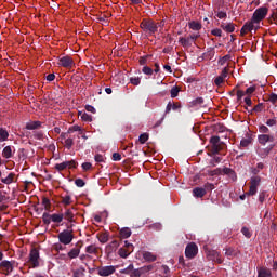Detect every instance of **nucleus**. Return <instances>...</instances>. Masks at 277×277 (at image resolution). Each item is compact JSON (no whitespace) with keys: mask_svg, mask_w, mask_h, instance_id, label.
<instances>
[{"mask_svg":"<svg viewBox=\"0 0 277 277\" xmlns=\"http://www.w3.org/2000/svg\"><path fill=\"white\" fill-rule=\"evenodd\" d=\"M140 27L147 36H155L157 34V22L151 18H144Z\"/></svg>","mask_w":277,"mask_h":277,"instance_id":"obj_1","label":"nucleus"},{"mask_svg":"<svg viewBox=\"0 0 277 277\" xmlns=\"http://www.w3.org/2000/svg\"><path fill=\"white\" fill-rule=\"evenodd\" d=\"M71 227L72 225L67 226L68 229H64L57 235V239L63 246H69V243H72V239H75V235L70 230Z\"/></svg>","mask_w":277,"mask_h":277,"instance_id":"obj_2","label":"nucleus"},{"mask_svg":"<svg viewBox=\"0 0 277 277\" xmlns=\"http://www.w3.org/2000/svg\"><path fill=\"white\" fill-rule=\"evenodd\" d=\"M268 12H269V9H267V6L258 8L253 12V15L251 17L252 23H254L255 25H259V23H261V21H264L265 16H267Z\"/></svg>","mask_w":277,"mask_h":277,"instance_id":"obj_3","label":"nucleus"},{"mask_svg":"<svg viewBox=\"0 0 277 277\" xmlns=\"http://www.w3.org/2000/svg\"><path fill=\"white\" fill-rule=\"evenodd\" d=\"M28 263L34 269H36V267H40V251L37 248H32L30 250Z\"/></svg>","mask_w":277,"mask_h":277,"instance_id":"obj_4","label":"nucleus"},{"mask_svg":"<svg viewBox=\"0 0 277 277\" xmlns=\"http://www.w3.org/2000/svg\"><path fill=\"white\" fill-rule=\"evenodd\" d=\"M200 38V34H192L187 38L185 37H180L179 42L184 47V49H189L192 47V41L196 42L197 39Z\"/></svg>","mask_w":277,"mask_h":277,"instance_id":"obj_5","label":"nucleus"},{"mask_svg":"<svg viewBox=\"0 0 277 277\" xmlns=\"http://www.w3.org/2000/svg\"><path fill=\"white\" fill-rule=\"evenodd\" d=\"M15 263V261L3 260L0 263V269H2V274H4L5 276H10V274L14 272Z\"/></svg>","mask_w":277,"mask_h":277,"instance_id":"obj_6","label":"nucleus"},{"mask_svg":"<svg viewBox=\"0 0 277 277\" xmlns=\"http://www.w3.org/2000/svg\"><path fill=\"white\" fill-rule=\"evenodd\" d=\"M196 254H198V246L196 242H189L185 248L186 259H195Z\"/></svg>","mask_w":277,"mask_h":277,"instance_id":"obj_7","label":"nucleus"},{"mask_svg":"<svg viewBox=\"0 0 277 277\" xmlns=\"http://www.w3.org/2000/svg\"><path fill=\"white\" fill-rule=\"evenodd\" d=\"M116 273V266H102L100 268H97V274L98 276H103V277H107V276H111V274Z\"/></svg>","mask_w":277,"mask_h":277,"instance_id":"obj_8","label":"nucleus"},{"mask_svg":"<svg viewBox=\"0 0 277 277\" xmlns=\"http://www.w3.org/2000/svg\"><path fill=\"white\" fill-rule=\"evenodd\" d=\"M57 64L63 68H72V66H75V61L72 60V57L66 55L61 57Z\"/></svg>","mask_w":277,"mask_h":277,"instance_id":"obj_9","label":"nucleus"},{"mask_svg":"<svg viewBox=\"0 0 277 277\" xmlns=\"http://www.w3.org/2000/svg\"><path fill=\"white\" fill-rule=\"evenodd\" d=\"M210 144L212 145L213 153L217 154L220 150H222V146H220V136H211Z\"/></svg>","mask_w":277,"mask_h":277,"instance_id":"obj_10","label":"nucleus"},{"mask_svg":"<svg viewBox=\"0 0 277 277\" xmlns=\"http://www.w3.org/2000/svg\"><path fill=\"white\" fill-rule=\"evenodd\" d=\"M222 175L227 176L229 181H237V173L232 168L224 167Z\"/></svg>","mask_w":277,"mask_h":277,"instance_id":"obj_11","label":"nucleus"},{"mask_svg":"<svg viewBox=\"0 0 277 277\" xmlns=\"http://www.w3.org/2000/svg\"><path fill=\"white\" fill-rule=\"evenodd\" d=\"M208 256L210 258L211 261H215L219 264L224 263V260L222 259V254H220V252L215 250L209 251Z\"/></svg>","mask_w":277,"mask_h":277,"instance_id":"obj_12","label":"nucleus"},{"mask_svg":"<svg viewBox=\"0 0 277 277\" xmlns=\"http://www.w3.org/2000/svg\"><path fill=\"white\" fill-rule=\"evenodd\" d=\"M120 248V242L118 240H113L109 245L106 246L107 254H114Z\"/></svg>","mask_w":277,"mask_h":277,"instance_id":"obj_13","label":"nucleus"},{"mask_svg":"<svg viewBox=\"0 0 277 277\" xmlns=\"http://www.w3.org/2000/svg\"><path fill=\"white\" fill-rule=\"evenodd\" d=\"M254 25L256 24L252 22V19L250 22L245 23V25L240 30V35L246 36V34H248L249 31H252V29H254Z\"/></svg>","mask_w":277,"mask_h":277,"instance_id":"obj_14","label":"nucleus"},{"mask_svg":"<svg viewBox=\"0 0 277 277\" xmlns=\"http://www.w3.org/2000/svg\"><path fill=\"white\" fill-rule=\"evenodd\" d=\"M258 277H272V269L267 267H258Z\"/></svg>","mask_w":277,"mask_h":277,"instance_id":"obj_15","label":"nucleus"},{"mask_svg":"<svg viewBox=\"0 0 277 277\" xmlns=\"http://www.w3.org/2000/svg\"><path fill=\"white\" fill-rule=\"evenodd\" d=\"M259 143L265 146L267 142H274V136L269 134H261L258 136Z\"/></svg>","mask_w":277,"mask_h":277,"instance_id":"obj_16","label":"nucleus"},{"mask_svg":"<svg viewBox=\"0 0 277 277\" xmlns=\"http://www.w3.org/2000/svg\"><path fill=\"white\" fill-rule=\"evenodd\" d=\"M193 196L195 198H205V196H207V190L202 187H195L193 189Z\"/></svg>","mask_w":277,"mask_h":277,"instance_id":"obj_17","label":"nucleus"},{"mask_svg":"<svg viewBox=\"0 0 277 277\" xmlns=\"http://www.w3.org/2000/svg\"><path fill=\"white\" fill-rule=\"evenodd\" d=\"M143 259L144 261H146L147 263H154V261H157V255H155L153 252L150 251H144L143 252Z\"/></svg>","mask_w":277,"mask_h":277,"instance_id":"obj_18","label":"nucleus"},{"mask_svg":"<svg viewBox=\"0 0 277 277\" xmlns=\"http://www.w3.org/2000/svg\"><path fill=\"white\" fill-rule=\"evenodd\" d=\"M78 248H72L68 253L67 256H69L70 259H77V256H79V254H81V246H79V242L77 243Z\"/></svg>","mask_w":277,"mask_h":277,"instance_id":"obj_19","label":"nucleus"},{"mask_svg":"<svg viewBox=\"0 0 277 277\" xmlns=\"http://www.w3.org/2000/svg\"><path fill=\"white\" fill-rule=\"evenodd\" d=\"M132 232L131 228L129 227H123L119 230V237L120 239H129V237H131Z\"/></svg>","mask_w":277,"mask_h":277,"instance_id":"obj_20","label":"nucleus"},{"mask_svg":"<svg viewBox=\"0 0 277 277\" xmlns=\"http://www.w3.org/2000/svg\"><path fill=\"white\" fill-rule=\"evenodd\" d=\"M221 27L227 34H233V31H235V24L233 23H223L221 24Z\"/></svg>","mask_w":277,"mask_h":277,"instance_id":"obj_21","label":"nucleus"},{"mask_svg":"<svg viewBox=\"0 0 277 277\" xmlns=\"http://www.w3.org/2000/svg\"><path fill=\"white\" fill-rule=\"evenodd\" d=\"M51 220L54 224H62V222H64V213H54L51 214Z\"/></svg>","mask_w":277,"mask_h":277,"instance_id":"obj_22","label":"nucleus"},{"mask_svg":"<svg viewBox=\"0 0 277 277\" xmlns=\"http://www.w3.org/2000/svg\"><path fill=\"white\" fill-rule=\"evenodd\" d=\"M40 127H42V122L40 121H31L26 124L28 131H35V129H40Z\"/></svg>","mask_w":277,"mask_h":277,"instance_id":"obj_23","label":"nucleus"},{"mask_svg":"<svg viewBox=\"0 0 277 277\" xmlns=\"http://www.w3.org/2000/svg\"><path fill=\"white\" fill-rule=\"evenodd\" d=\"M15 176V173H9L6 177L1 179V183H4V185H12V183H14Z\"/></svg>","mask_w":277,"mask_h":277,"instance_id":"obj_24","label":"nucleus"},{"mask_svg":"<svg viewBox=\"0 0 277 277\" xmlns=\"http://www.w3.org/2000/svg\"><path fill=\"white\" fill-rule=\"evenodd\" d=\"M189 29H193V31H200L202 29V24L196 21H192L188 23Z\"/></svg>","mask_w":277,"mask_h":277,"instance_id":"obj_25","label":"nucleus"},{"mask_svg":"<svg viewBox=\"0 0 277 277\" xmlns=\"http://www.w3.org/2000/svg\"><path fill=\"white\" fill-rule=\"evenodd\" d=\"M190 107H202L205 105V98L197 97L189 103Z\"/></svg>","mask_w":277,"mask_h":277,"instance_id":"obj_26","label":"nucleus"},{"mask_svg":"<svg viewBox=\"0 0 277 277\" xmlns=\"http://www.w3.org/2000/svg\"><path fill=\"white\" fill-rule=\"evenodd\" d=\"M153 269H155V264H149L138 268V271L141 272V276L148 274V272H153Z\"/></svg>","mask_w":277,"mask_h":277,"instance_id":"obj_27","label":"nucleus"},{"mask_svg":"<svg viewBox=\"0 0 277 277\" xmlns=\"http://www.w3.org/2000/svg\"><path fill=\"white\" fill-rule=\"evenodd\" d=\"M63 215L67 222H75V213H72V210L67 209Z\"/></svg>","mask_w":277,"mask_h":277,"instance_id":"obj_28","label":"nucleus"},{"mask_svg":"<svg viewBox=\"0 0 277 277\" xmlns=\"http://www.w3.org/2000/svg\"><path fill=\"white\" fill-rule=\"evenodd\" d=\"M2 156L4 159H11L12 157V146H5L2 150Z\"/></svg>","mask_w":277,"mask_h":277,"instance_id":"obj_29","label":"nucleus"},{"mask_svg":"<svg viewBox=\"0 0 277 277\" xmlns=\"http://www.w3.org/2000/svg\"><path fill=\"white\" fill-rule=\"evenodd\" d=\"M87 254H98V247H95L94 245H90L85 248Z\"/></svg>","mask_w":277,"mask_h":277,"instance_id":"obj_30","label":"nucleus"},{"mask_svg":"<svg viewBox=\"0 0 277 277\" xmlns=\"http://www.w3.org/2000/svg\"><path fill=\"white\" fill-rule=\"evenodd\" d=\"M100 243H107L109 241V235L107 233H102L97 235Z\"/></svg>","mask_w":277,"mask_h":277,"instance_id":"obj_31","label":"nucleus"},{"mask_svg":"<svg viewBox=\"0 0 277 277\" xmlns=\"http://www.w3.org/2000/svg\"><path fill=\"white\" fill-rule=\"evenodd\" d=\"M8 137H10L8 130L0 128V142H8Z\"/></svg>","mask_w":277,"mask_h":277,"instance_id":"obj_32","label":"nucleus"},{"mask_svg":"<svg viewBox=\"0 0 277 277\" xmlns=\"http://www.w3.org/2000/svg\"><path fill=\"white\" fill-rule=\"evenodd\" d=\"M62 205H64V207H68V205H72V197L70 195H65L62 197Z\"/></svg>","mask_w":277,"mask_h":277,"instance_id":"obj_33","label":"nucleus"},{"mask_svg":"<svg viewBox=\"0 0 277 277\" xmlns=\"http://www.w3.org/2000/svg\"><path fill=\"white\" fill-rule=\"evenodd\" d=\"M223 174V169L222 168H216L214 170H208V175L209 176H220Z\"/></svg>","mask_w":277,"mask_h":277,"instance_id":"obj_34","label":"nucleus"},{"mask_svg":"<svg viewBox=\"0 0 277 277\" xmlns=\"http://www.w3.org/2000/svg\"><path fill=\"white\" fill-rule=\"evenodd\" d=\"M118 254L121 259H127L131 254V252L129 251V249L122 247L119 249Z\"/></svg>","mask_w":277,"mask_h":277,"instance_id":"obj_35","label":"nucleus"},{"mask_svg":"<svg viewBox=\"0 0 277 277\" xmlns=\"http://www.w3.org/2000/svg\"><path fill=\"white\" fill-rule=\"evenodd\" d=\"M66 168H68V162H66V161L56 163L54 166V170H57V172H63V170H66Z\"/></svg>","mask_w":277,"mask_h":277,"instance_id":"obj_36","label":"nucleus"},{"mask_svg":"<svg viewBox=\"0 0 277 277\" xmlns=\"http://www.w3.org/2000/svg\"><path fill=\"white\" fill-rule=\"evenodd\" d=\"M42 222L45 226H49L52 222L51 214H49L48 212H44L42 214Z\"/></svg>","mask_w":277,"mask_h":277,"instance_id":"obj_37","label":"nucleus"},{"mask_svg":"<svg viewBox=\"0 0 277 277\" xmlns=\"http://www.w3.org/2000/svg\"><path fill=\"white\" fill-rule=\"evenodd\" d=\"M250 185L259 188V185H261V176H252Z\"/></svg>","mask_w":277,"mask_h":277,"instance_id":"obj_38","label":"nucleus"},{"mask_svg":"<svg viewBox=\"0 0 277 277\" xmlns=\"http://www.w3.org/2000/svg\"><path fill=\"white\" fill-rule=\"evenodd\" d=\"M134 268H135V266L133 264H130L128 267L121 269L120 273L126 274L127 276H131Z\"/></svg>","mask_w":277,"mask_h":277,"instance_id":"obj_39","label":"nucleus"},{"mask_svg":"<svg viewBox=\"0 0 277 277\" xmlns=\"http://www.w3.org/2000/svg\"><path fill=\"white\" fill-rule=\"evenodd\" d=\"M42 205L45 211H51V200L47 197H42Z\"/></svg>","mask_w":277,"mask_h":277,"instance_id":"obj_40","label":"nucleus"},{"mask_svg":"<svg viewBox=\"0 0 277 277\" xmlns=\"http://www.w3.org/2000/svg\"><path fill=\"white\" fill-rule=\"evenodd\" d=\"M142 72H143V75H146L147 77H153L154 70H153V68L144 65Z\"/></svg>","mask_w":277,"mask_h":277,"instance_id":"obj_41","label":"nucleus"},{"mask_svg":"<svg viewBox=\"0 0 277 277\" xmlns=\"http://www.w3.org/2000/svg\"><path fill=\"white\" fill-rule=\"evenodd\" d=\"M241 233L247 239H250L252 237V232H250V228L246 226L241 228Z\"/></svg>","mask_w":277,"mask_h":277,"instance_id":"obj_42","label":"nucleus"},{"mask_svg":"<svg viewBox=\"0 0 277 277\" xmlns=\"http://www.w3.org/2000/svg\"><path fill=\"white\" fill-rule=\"evenodd\" d=\"M217 163H222V158L220 156H215L213 159L210 160V164L212 168H215Z\"/></svg>","mask_w":277,"mask_h":277,"instance_id":"obj_43","label":"nucleus"},{"mask_svg":"<svg viewBox=\"0 0 277 277\" xmlns=\"http://www.w3.org/2000/svg\"><path fill=\"white\" fill-rule=\"evenodd\" d=\"M203 189L206 190V194L207 192H213V189H215V184L207 182L203 185Z\"/></svg>","mask_w":277,"mask_h":277,"instance_id":"obj_44","label":"nucleus"},{"mask_svg":"<svg viewBox=\"0 0 277 277\" xmlns=\"http://www.w3.org/2000/svg\"><path fill=\"white\" fill-rule=\"evenodd\" d=\"M75 145V141L70 137L65 140V148H67L68 150H70V148H72V146Z\"/></svg>","mask_w":277,"mask_h":277,"instance_id":"obj_45","label":"nucleus"},{"mask_svg":"<svg viewBox=\"0 0 277 277\" xmlns=\"http://www.w3.org/2000/svg\"><path fill=\"white\" fill-rule=\"evenodd\" d=\"M149 57H150V55L141 56L138 60L140 66H146V64H148Z\"/></svg>","mask_w":277,"mask_h":277,"instance_id":"obj_46","label":"nucleus"},{"mask_svg":"<svg viewBox=\"0 0 277 277\" xmlns=\"http://www.w3.org/2000/svg\"><path fill=\"white\" fill-rule=\"evenodd\" d=\"M179 92H181V89H179V87H173L171 89V98H176V96H179Z\"/></svg>","mask_w":277,"mask_h":277,"instance_id":"obj_47","label":"nucleus"},{"mask_svg":"<svg viewBox=\"0 0 277 277\" xmlns=\"http://www.w3.org/2000/svg\"><path fill=\"white\" fill-rule=\"evenodd\" d=\"M80 117L83 122H92V116L88 115V113L81 114Z\"/></svg>","mask_w":277,"mask_h":277,"instance_id":"obj_48","label":"nucleus"},{"mask_svg":"<svg viewBox=\"0 0 277 277\" xmlns=\"http://www.w3.org/2000/svg\"><path fill=\"white\" fill-rule=\"evenodd\" d=\"M138 141L140 144H146V142H148V134L147 133H143L138 136Z\"/></svg>","mask_w":277,"mask_h":277,"instance_id":"obj_49","label":"nucleus"},{"mask_svg":"<svg viewBox=\"0 0 277 277\" xmlns=\"http://www.w3.org/2000/svg\"><path fill=\"white\" fill-rule=\"evenodd\" d=\"M258 187L256 186H252L250 184V188H249V192L247 193L248 196H256V192H258Z\"/></svg>","mask_w":277,"mask_h":277,"instance_id":"obj_50","label":"nucleus"},{"mask_svg":"<svg viewBox=\"0 0 277 277\" xmlns=\"http://www.w3.org/2000/svg\"><path fill=\"white\" fill-rule=\"evenodd\" d=\"M130 83H132V85H140V83H142V80L140 79V77H132L130 78Z\"/></svg>","mask_w":277,"mask_h":277,"instance_id":"obj_51","label":"nucleus"},{"mask_svg":"<svg viewBox=\"0 0 277 277\" xmlns=\"http://www.w3.org/2000/svg\"><path fill=\"white\" fill-rule=\"evenodd\" d=\"M254 92H256V87H255V85L249 87V88L246 90L245 94H247L248 96H250V95L254 94Z\"/></svg>","mask_w":277,"mask_h":277,"instance_id":"obj_52","label":"nucleus"},{"mask_svg":"<svg viewBox=\"0 0 277 277\" xmlns=\"http://www.w3.org/2000/svg\"><path fill=\"white\" fill-rule=\"evenodd\" d=\"M75 185H77L78 187H85V181H83V179H76Z\"/></svg>","mask_w":277,"mask_h":277,"instance_id":"obj_53","label":"nucleus"},{"mask_svg":"<svg viewBox=\"0 0 277 277\" xmlns=\"http://www.w3.org/2000/svg\"><path fill=\"white\" fill-rule=\"evenodd\" d=\"M240 146H241L242 148H248V147L250 146V140H248V138H242V140L240 141Z\"/></svg>","mask_w":277,"mask_h":277,"instance_id":"obj_54","label":"nucleus"},{"mask_svg":"<svg viewBox=\"0 0 277 277\" xmlns=\"http://www.w3.org/2000/svg\"><path fill=\"white\" fill-rule=\"evenodd\" d=\"M212 36H216L217 38H222V29L215 28L211 30Z\"/></svg>","mask_w":277,"mask_h":277,"instance_id":"obj_55","label":"nucleus"},{"mask_svg":"<svg viewBox=\"0 0 277 277\" xmlns=\"http://www.w3.org/2000/svg\"><path fill=\"white\" fill-rule=\"evenodd\" d=\"M141 276H142V273H141L140 268H136V269L133 268V271L130 275V277H141Z\"/></svg>","mask_w":277,"mask_h":277,"instance_id":"obj_56","label":"nucleus"},{"mask_svg":"<svg viewBox=\"0 0 277 277\" xmlns=\"http://www.w3.org/2000/svg\"><path fill=\"white\" fill-rule=\"evenodd\" d=\"M251 111H255V113H260V111H263V103H260L258 105H255Z\"/></svg>","mask_w":277,"mask_h":277,"instance_id":"obj_57","label":"nucleus"},{"mask_svg":"<svg viewBox=\"0 0 277 277\" xmlns=\"http://www.w3.org/2000/svg\"><path fill=\"white\" fill-rule=\"evenodd\" d=\"M66 163H68V169L70 170V169H75V168H77V166H79V163L77 162V161H75V160H70V161H66Z\"/></svg>","mask_w":277,"mask_h":277,"instance_id":"obj_58","label":"nucleus"},{"mask_svg":"<svg viewBox=\"0 0 277 277\" xmlns=\"http://www.w3.org/2000/svg\"><path fill=\"white\" fill-rule=\"evenodd\" d=\"M128 251H130L131 253L133 252V243L129 242V241H124V247Z\"/></svg>","mask_w":277,"mask_h":277,"instance_id":"obj_59","label":"nucleus"},{"mask_svg":"<svg viewBox=\"0 0 277 277\" xmlns=\"http://www.w3.org/2000/svg\"><path fill=\"white\" fill-rule=\"evenodd\" d=\"M214 83L215 85L220 87L224 83V78H222L221 76H217L215 79H214Z\"/></svg>","mask_w":277,"mask_h":277,"instance_id":"obj_60","label":"nucleus"},{"mask_svg":"<svg viewBox=\"0 0 277 277\" xmlns=\"http://www.w3.org/2000/svg\"><path fill=\"white\" fill-rule=\"evenodd\" d=\"M121 160H122V156L120 155V153L113 154V161H121Z\"/></svg>","mask_w":277,"mask_h":277,"instance_id":"obj_61","label":"nucleus"},{"mask_svg":"<svg viewBox=\"0 0 277 277\" xmlns=\"http://www.w3.org/2000/svg\"><path fill=\"white\" fill-rule=\"evenodd\" d=\"M94 159L96 163H103V161H105V159L103 158V155L101 154L95 155Z\"/></svg>","mask_w":277,"mask_h":277,"instance_id":"obj_62","label":"nucleus"},{"mask_svg":"<svg viewBox=\"0 0 277 277\" xmlns=\"http://www.w3.org/2000/svg\"><path fill=\"white\" fill-rule=\"evenodd\" d=\"M220 77H222V79H226V77H228V67L223 68Z\"/></svg>","mask_w":277,"mask_h":277,"instance_id":"obj_63","label":"nucleus"},{"mask_svg":"<svg viewBox=\"0 0 277 277\" xmlns=\"http://www.w3.org/2000/svg\"><path fill=\"white\" fill-rule=\"evenodd\" d=\"M82 170L84 171L92 170V163L90 162L82 163Z\"/></svg>","mask_w":277,"mask_h":277,"instance_id":"obj_64","label":"nucleus"}]
</instances>
